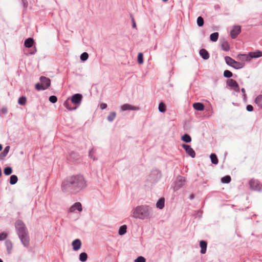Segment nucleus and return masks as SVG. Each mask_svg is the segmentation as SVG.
I'll list each match as a JSON object with an SVG mask.
<instances>
[{
	"mask_svg": "<svg viewBox=\"0 0 262 262\" xmlns=\"http://www.w3.org/2000/svg\"><path fill=\"white\" fill-rule=\"evenodd\" d=\"M255 102L261 108H262V95H259L255 98Z\"/></svg>",
	"mask_w": 262,
	"mask_h": 262,
	"instance_id": "obj_26",
	"label": "nucleus"
},
{
	"mask_svg": "<svg viewBox=\"0 0 262 262\" xmlns=\"http://www.w3.org/2000/svg\"><path fill=\"white\" fill-rule=\"evenodd\" d=\"M18 236L24 246L28 247L29 245V236L28 232L18 235Z\"/></svg>",
	"mask_w": 262,
	"mask_h": 262,
	"instance_id": "obj_7",
	"label": "nucleus"
},
{
	"mask_svg": "<svg viewBox=\"0 0 262 262\" xmlns=\"http://www.w3.org/2000/svg\"><path fill=\"white\" fill-rule=\"evenodd\" d=\"M43 86L41 83L39 84V83H37L35 84V89L38 91H40L41 90H45V89H43Z\"/></svg>",
	"mask_w": 262,
	"mask_h": 262,
	"instance_id": "obj_45",
	"label": "nucleus"
},
{
	"mask_svg": "<svg viewBox=\"0 0 262 262\" xmlns=\"http://www.w3.org/2000/svg\"><path fill=\"white\" fill-rule=\"evenodd\" d=\"M237 60H240L241 62H244L245 61H250V57L248 54H238L236 56Z\"/></svg>",
	"mask_w": 262,
	"mask_h": 262,
	"instance_id": "obj_14",
	"label": "nucleus"
},
{
	"mask_svg": "<svg viewBox=\"0 0 262 262\" xmlns=\"http://www.w3.org/2000/svg\"><path fill=\"white\" fill-rule=\"evenodd\" d=\"M12 172V168L10 167H7L4 169V173L7 175H10Z\"/></svg>",
	"mask_w": 262,
	"mask_h": 262,
	"instance_id": "obj_41",
	"label": "nucleus"
},
{
	"mask_svg": "<svg viewBox=\"0 0 262 262\" xmlns=\"http://www.w3.org/2000/svg\"><path fill=\"white\" fill-rule=\"evenodd\" d=\"M132 21L133 27L134 28H136V25L135 20H134L133 17H132Z\"/></svg>",
	"mask_w": 262,
	"mask_h": 262,
	"instance_id": "obj_49",
	"label": "nucleus"
},
{
	"mask_svg": "<svg viewBox=\"0 0 262 262\" xmlns=\"http://www.w3.org/2000/svg\"><path fill=\"white\" fill-rule=\"evenodd\" d=\"M182 147L185 149L186 153L190 156L191 158H194L195 156V152L194 150L189 145L183 144Z\"/></svg>",
	"mask_w": 262,
	"mask_h": 262,
	"instance_id": "obj_9",
	"label": "nucleus"
},
{
	"mask_svg": "<svg viewBox=\"0 0 262 262\" xmlns=\"http://www.w3.org/2000/svg\"><path fill=\"white\" fill-rule=\"evenodd\" d=\"M225 59L228 65L231 66L236 69H241L245 66V62L235 61L229 56H226L225 58Z\"/></svg>",
	"mask_w": 262,
	"mask_h": 262,
	"instance_id": "obj_3",
	"label": "nucleus"
},
{
	"mask_svg": "<svg viewBox=\"0 0 262 262\" xmlns=\"http://www.w3.org/2000/svg\"><path fill=\"white\" fill-rule=\"evenodd\" d=\"M34 43V40L32 38H27L24 42V46L26 48H30L31 47Z\"/></svg>",
	"mask_w": 262,
	"mask_h": 262,
	"instance_id": "obj_23",
	"label": "nucleus"
},
{
	"mask_svg": "<svg viewBox=\"0 0 262 262\" xmlns=\"http://www.w3.org/2000/svg\"><path fill=\"white\" fill-rule=\"evenodd\" d=\"M241 32V28L239 26H235L230 31V35L232 38H235Z\"/></svg>",
	"mask_w": 262,
	"mask_h": 262,
	"instance_id": "obj_6",
	"label": "nucleus"
},
{
	"mask_svg": "<svg viewBox=\"0 0 262 262\" xmlns=\"http://www.w3.org/2000/svg\"><path fill=\"white\" fill-rule=\"evenodd\" d=\"M92 152H93L92 150L90 151V155H89L90 156H91V154H92Z\"/></svg>",
	"mask_w": 262,
	"mask_h": 262,
	"instance_id": "obj_53",
	"label": "nucleus"
},
{
	"mask_svg": "<svg viewBox=\"0 0 262 262\" xmlns=\"http://www.w3.org/2000/svg\"><path fill=\"white\" fill-rule=\"evenodd\" d=\"M116 114L115 112H111L107 116V120L110 122H112L115 118Z\"/></svg>",
	"mask_w": 262,
	"mask_h": 262,
	"instance_id": "obj_35",
	"label": "nucleus"
},
{
	"mask_svg": "<svg viewBox=\"0 0 262 262\" xmlns=\"http://www.w3.org/2000/svg\"><path fill=\"white\" fill-rule=\"evenodd\" d=\"M93 154H91V156H90L91 158H92Z\"/></svg>",
	"mask_w": 262,
	"mask_h": 262,
	"instance_id": "obj_56",
	"label": "nucleus"
},
{
	"mask_svg": "<svg viewBox=\"0 0 262 262\" xmlns=\"http://www.w3.org/2000/svg\"><path fill=\"white\" fill-rule=\"evenodd\" d=\"M71 101L70 102L68 99L64 102V106L69 110L72 111L77 108V106H72L71 105Z\"/></svg>",
	"mask_w": 262,
	"mask_h": 262,
	"instance_id": "obj_19",
	"label": "nucleus"
},
{
	"mask_svg": "<svg viewBox=\"0 0 262 262\" xmlns=\"http://www.w3.org/2000/svg\"><path fill=\"white\" fill-rule=\"evenodd\" d=\"M86 187V183L81 175L72 176L64 180L62 189L64 191L73 193H77Z\"/></svg>",
	"mask_w": 262,
	"mask_h": 262,
	"instance_id": "obj_1",
	"label": "nucleus"
},
{
	"mask_svg": "<svg viewBox=\"0 0 262 262\" xmlns=\"http://www.w3.org/2000/svg\"><path fill=\"white\" fill-rule=\"evenodd\" d=\"M166 105L163 102L160 103L158 109L160 112L164 113L166 111Z\"/></svg>",
	"mask_w": 262,
	"mask_h": 262,
	"instance_id": "obj_32",
	"label": "nucleus"
},
{
	"mask_svg": "<svg viewBox=\"0 0 262 262\" xmlns=\"http://www.w3.org/2000/svg\"><path fill=\"white\" fill-rule=\"evenodd\" d=\"M241 91H242V93H243L244 94L245 93V89L242 88Z\"/></svg>",
	"mask_w": 262,
	"mask_h": 262,
	"instance_id": "obj_51",
	"label": "nucleus"
},
{
	"mask_svg": "<svg viewBox=\"0 0 262 262\" xmlns=\"http://www.w3.org/2000/svg\"><path fill=\"white\" fill-rule=\"evenodd\" d=\"M221 181L223 183H229L231 181V177L229 176H226L223 177Z\"/></svg>",
	"mask_w": 262,
	"mask_h": 262,
	"instance_id": "obj_37",
	"label": "nucleus"
},
{
	"mask_svg": "<svg viewBox=\"0 0 262 262\" xmlns=\"http://www.w3.org/2000/svg\"><path fill=\"white\" fill-rule=\"evenodd\" d=\"M200 246L201 248V253L202 254H205L206 251L207 243L205 241H201L200 243Z\"/></svg>",
	"mask_w": 262,
	"mask_h": 262,
	"instance_id": "obj_22",
	"label": "nucleus"
},
{
	"mask_svg": "<svg viewBox=\"0 0 262 262\" xmlns=\"http://www.w3.org/2000/svg\"><path fill=\"white\" fill-rule=\"evenodd\" d=\"M248 54L250 59L253 58H258L262 56V52L260 51L249 52Z\"/></svg>",
	"mask_w": 262,
	"mask_h": 262,
	"instance_id": "obj_17",
	"label": "nucleus"
},
{
	"mask_svg": "<svg viewBox=\"0 0 262 262\" xmlns=\"http://www.w3.org/2000/svg\"><path fill=\"white\" fill-rule=\"evenodd\" d=\"M143 54L139 53L138 55V62L139 64H142L143 62Z\"/></svg>",
	"mask_w": 262,
	"mask_h": 262,
	"instance_id": "obj_39",
	"label": "nucleus"
},
{
	"mask_svg": "<svg viewBox=\"0 0 262 262\" xmlns=\"http://www.w3.org/2000/svg\"><path fill=\"white\" fill-rule=\"evenodd\" d=\"M107 105L106 103H101L100 107L101 110H104L107 107Z\"/></svg>",
	"mask_w": 262,
	"mask_h": 262,
	"instance_id": "obj_48",
	"label": "nucleus"
},
{
	"mask_svg": "<svg viewBox=\"0 0 262 262\" xmlns=\"http://www.w3.org/2000/svg\"><path fill=\"white\" fill-rule=\"evenodd\" d=\"M210 159L213 164H217L218 163V159L216 156L214 154H211Z\"/></svg>",
	"mask_w": 262,
	"mask_h": 262,
	"instance_id": "obj_33",
	"label": "nucleus"
},
{
	"mask_svg": "<svg viewBox=\"0 0 262 262\" xmlns=\"http://www.w3.org/2000/svg\"><path fill=\"white\" fill-rule=\"evenodd\" d=\"M204 19L202 17L199 16L197 18V24L198 26L202 27L204 25Z\"/></svg>",
	"mask_w": 262,
	"mask_h": 262,
	"instance_id": "obj_38",
	"label": "nucleus"
},
{
	"mask_svg": "<svg viewBox=\"0 0 262 262\" xmlns=\"http://www.w3.org/2000/svg\"><path fill=\"white\" fill-rule=\"evenodd\" d=\"M2 148H3V146L2 145L0 144V151H1L2 150Z\"/></svg>",
	"mask_w": 262,
	"mask_h": 262,
	"instance_id": "obj_52",
	"label": "nucleus"
},
{
	"mask_svg": "<svg viewBox=\"0 0 262 262\" xmlns=\"http://www.w3.org/2000/svg\"><path fill=\"white\" fill-rule=\"evenodd\" d=\"M152 216V209L147 205L136 207L133 211V217L141 220L148 219Z\"/></svg>",
	"mask_w": 262,
	"mask_h": 262,
	"instance_id": "obj_2",
	"label": "nucleus"
},
{
	"mask_svg": "<svg viewBox=\"0 0 262 262\" xmlns=\"http://www.w3.org/2000/svg\"><path fill=\"white\" fill-rule=\"evenodd\" d=\"M221 47L222 49L225 51H228L230 49L228 41L225 39L221 41Z\"/></svg>",
	"mask_w": 262,
	"mask_h": 262,
	"instance_id": "obj_20",
	"label": "nucleus"
},
{
	"mask_svg": "<svg viewBox=\"0 0 262 262\" xmlns=\"http://www.w3.org/2000/svg\"><path fill=\"white\" fill-rule=\"evenodd\" d=\"M27 102V98L25 96H21L18 99V103L21 105H25Z\"/></svg>",
	"mask_w": 262,
	"mask_h": 262,
	"instance_id": "obj_31",
	"label": "nucleus"
},
{
	"mask_svg": "<svg viewBox=\"0 0 262 262\" xmlns=\"http://www.w3.org/2000/svg\"><path fill=\"white\" fill-rule=\"evenodd\" d=\"M7 237V233L6 232H2L0 233V241L4 240Z\"/></svg>",
	"mask_w": 262,
	"mask_h": 262,
	"instance_id": "obj_46",
	"label": "nucleus"
},
{
	"mask_svg": "<svg viewBox=\"0 0 262 262\" xmlns=\"http://www.w3.org/2000/svg\"><path fill=\"white\" fill-rule=\"evenodd\" d=\"M5 245L8 253H10L13 248V244L12 242L9 240H7L5 242Z\"/></svg>",
	"mask_w": 262,
	"mask_h": 262,
	"instance_id": "obj_25",
	"label": "nucleus"
},
{
	"mask_svg": "<svg viewBox=\"0 0 262 262\" xmlns=\"http://www.w3.org/2000/svg\"><path fill=\"white\" fill-rule=\"evenodd\" d=\"M18 179L16 176L15 175H12L10 177V183L11 185H14L17 182Z\"/></svg>",
	"mask_w": 262,
	"mask_h": 262,
	"instance_id": "obj_34",
	"label": "nucleus"
},
{
	"mask_svg": "<svg viewBox=\"0 0 262 262\" xmlns=\"http://www.w3.org/2000/svg\"><path fill=\"white\" fill-rule=\"evenodd\" d=\"M15 226L18 235H20L21 234H25L28 232L25 224L20 220H18L16 222Z\"/></svg>",
	"mask_w": 262,
	"mask_h": 262,
	"instance_id": "obj_4",
	"label": "nucleus"
},
{
	"mask_svg": "<svg viewBox=\"0 0 262 262\" xmlns=\"http://www.w3.org/2000/svg\"><path fill=\"white\" fill-rule=\"evenodd\" d=\"M228 85L234 89L235 91H239V87L237 82L232 79H230L227 81Z\"/></svg>",
	"mask_w": 262,
	"mask_h": 262,
	"instance_id": "obj_13",
	"label": "nucleus"
},
{
	"mask_svg": "<svg viewBox=\"0 0 262 262\" xmlns=\"http://www.w3.org/2000/svg\"><path fill=\"white\" fill-rule=\"evenodd\" d=\"M135 262H145L146 259L143 256H139L135 260Z\"/></svg>",
	"mask_w": 262,
	"mask_h": 262,
	"instance_id": "obj_43",
	"label": "nucleus"
},
{
	"mask_svg": "<svg viewBox=\"0 0 262 262\" xmlns=\"http://www.w3.org/2000/svg\"><path fill=\"white\" fill-rule=\"evenodd\" d=\"M127 227L126 225L121 226L119 230V234L121 235L124 234L126 232Z\"/></svg>",
	"mask_w": 262,
	"mask_h": 262,
	"instance_id": "obj_30",
	"label": "nucleus"
},
{
	"mask_svg": "<svg viewBox=\"0 0 262 262\" xmlns=\"http://www.w3.org/2000/svg\"><path fill=\"white\" fill-rule=\"evenodd\" d=\"M10 146H6L3 151L1 154L0 156L2 158L5 157L8 154L9 150H10Z\"/></svg>",
	"mask_w": 262,
	"mask_h": 262,
	"instance_id": "obj_29",
	"label": "nucleus"
},
{
	"mask_svg": "<svg viewBox=\"0 0 262 262\" xmlns=\"http://www.w3.org/2000/svg\"><path fill=\"white\" fill-rule=\"evenodd\" d=\"M78 210L79 212L81 211L82 210L81 204L79 202L75 203L73 205H72L69 210V212L72 213L74 212L75 210Z\"/></svg>",
	"mask_w": 262,
	"mask_h": 262,
	"instance_id": "obj_12",
	"label": "nucleus"
},
{
	"mask_svg": "<svg viewBox=\"0 0 262 262\" xmlns=\"http://www.w3.org/2000/svg\"><path fill=\"white\" fill-rule=\"evenodd\" d=\"M193 108L197 110L202 111L204 110V105L203 103L200 102L194 103L193 104Z\"/></svg>",
	"mask_w": 262,
	"mask_h": 262,
	"instance_id": "obj_21",
	"label": "nucleus"
},
{
	"mask_svg": "<svg viewBox=\"0 0 262 262\" xmlns=\"http://www.w3.org/2000/svg\"><path fill=\"white\" fill-rule=\"evenodd\" d=\"M121 110L122 111H125L127 110H138V108L129 104H124L121 106Z\"/></svg>",
	"mask_w": 262,
	"mask_h": 262,
	"instance_id": "obj_15",
	"label": "nucleus"
},
{
	"mask_svg": "<svg viewBox=\"0 0 262 262\" xmlns=\"http://www.w3.org/2000/svg\"><path fill=\"white\" fill-rule=\"evenodd\" d=\"M89 57V55L86 52L83 53L80 56V59L82 61L86 60Z\"/></svg>",
	"mask_w": 262,
	"mask_h": 262,
	"instance_id": "obj_42",
	"label": "nucleus"
},
{
	"mask_svg": "<svg viewBox=\"0 0 262 262\" xmlns=\"http://www.w3.org/2000/svg\"><path fill=\"white\" fill-rule=\"evenodd\" d=\"M72 246H73V248L74 250L77 251V250H79L81 246V241L78 239H76L74 240L72 242Z\"/></svg>",
	"mask_w": 262,
	"mask_h": 262,
	"instance_id": "obj_16",
	"label": "nucleus"
},
{
	"mask_svg": "<svg viewBox=\"0 0 262 262\" xmlns=\"http://www.w3.org/2000/svg\"><path fill=\"white\" fill-rule=\"evenodd\" d=\"M0 262H3V260L0 258Z\"/></svg>",
	"mask_w": 262,
	"mask_h": 262,
	"instance_id": "obj_55",
	"label": "nucleus"
},
{
	"mask_svg": "<svg viewBox=\"0 0 262 262\" xmlns=\"http://www.w3.org/2000/svg\"><path fill=\"white\" fill-rule=\"evenodd\" d=\"M200 54L204 59H208L209 58V55L207 51L202 49L200 51Z\"/></svg>",
	"mask_w": 262,
	"mask_h": 262,
	"instance_id": "obj_18",
	"label": "nucleus"
},
{
	"mask_svg": "<svg viewBox=\"0 0 262 262\" xmlns=\"http://www.w3.org/2000/svg\"><path fill=\"white\" fill-rule=\"evenodd\" d=\"M181 139L186 143H189L191 141V138L188 134H185L183 135Z\"/></svg>",
	"mask_w": 262,
	"mask_h": 262,
	"instance_id": "obj_27",
	"label": "nucleus"
},
{
	"mask_svg": "<svg viewBox=\"0 0 262 262\" xmlns=\"http://www.w3.org/2000/svg\"><path fill=\"white\" fill-rule=\"evenodd\" d=\"M247 110L248 111V112H251L253 111V106L251 105H248L247 106Z\"/></svg>",
	"mask_w": 262,
	"mask_h": 262,
	"instance_id": "obj_47",
	"label": "nucleus"
},
{
	"mask_svg": "<svg viewBox=\"0 0 262 262\" xmlns=\"http://www.w3.org/2000/svg\"><path fill=\"white\" fill-rule=\"evenodd\" d=\"M219 38V33L217 32H214L212 33L210 36V40L212 41H216Z\"/></svg>",
	"mask_w": 262,
	"mask_h": 262,
	"instance_id": "obj_28",
	"label": "nucleus"
},
{
	"mask_svg": "<svg viewBox=\"0 0 262 262\" xmlns=\"http://www.w3.org/2000/svg\"><path fill=\"white\" fill-rule=\"evenodd\" d=\"M167 1H168V0H163V2H167Z\"/></svg>",
	"mask_w": 262,
	"mask_h": 262,
	"instance_id": "obj_54",
	"label": "nucleus"
},
{
	"mask_svg": "<svg viewBox=\"0 0 262 262\" xmlns=\"http://www.w3.org/2000/svg\"><path fill=\"white\" fill-rule=\"evenodd\" d=\"M49 101L53 103H55L57 101V98L55 96H51L49 97Z\"/></svg>",
	"mask_w": 262,
	"mask_h": 262,
	"instance_id": "obj_44",
	"label": "nucleus"
},
{
	"mask_svg": "<svg viewBox=\"0 0 262 262\" xmlns=\"http://www.w3.org/2000/svg\"><path fill=\"white\" fill-rule=\"evenodd\" d=\"M164 204H165L164 198H161L157 202V203L156 204V206L157 208H158L160 209H162L164 207Z\"/></svg>",
	"mask_w": 262,
	"mask_h": 262,
	"instance_id": "obj_24",
	"label": "nucleus"
},
{
	"mask_svg": "<svg viewBox=\"0 0 262 262\" xmlns=\"http://www.w3.org/2000/svg\"><path fill=\"white\" fill-rule=\"evenodd\" d=\"M40 80L41 82V83L43 86V89H45V90L48 89L51 84V81L50 79L49 78L41 76L40 78Z\"/></svg>",
	"mask_w": 262,
	"mask_h": 262,
	"instance_id": "obj_11",
	"label": "nucleus"
},
{
	"mask_svg": "<svg viewBox=\"0 0 262 262\" xmlns=\"http://www.w3.org/2000/svg\"><path fill=\"white\" fill-rule=\"evenodd\" d=\"M249 184L250 188L253 190L259 191L261 189L260 184L258 183V181L255 180H251Z\"/></svg>",
	"mask_w": 262,
	"mask_h": 262,
	"instance_id": "obj_10",
	"label": "nucleus"
},
{
	"mask_svg": "<svg viewBox=\"0 0 262 262\" xmlns=\"http://www.w3.org/2000/svg\"><path fill=\"white\" fill-rule=\"evenodd\" d=\"M88 258L87 254L85 252L81 253L79 255V259L81 261H85Z\"/></svg>",
	"mask_w": 262,
	"mask_h": 262,
	"instance_id": "obj_36",
	"label": "nucleus"
},
{
	"mask_svg": "<svg viewBox=\"0 0 262 262\" xmlns=\"http://www.w3.org/2000/svg\"><path fill=\"white\" fill-rule=\"evenodd\" d=\"M82 98V96L80 94H76L72 96L71 98V102L74 104V106H77V105H79Z\"/></svg>",
	"mask_w": 262,
	"mask_h": 262,
	"instance_id": "obj_5",
	"label": "nucleus"
},
{
	"mask_svg": "<svg viewBox=\"0 0 262 262\" xmlns=\"http://www.w3.org/2000/svg\"><path fill=\"white\" fill-rule=\"evenodd\" d=\"M224 76L227 78H230L232 76V73L229 70H225L224 72Z\"/></svg>",
	"mask_w": 262,
	"mask_h": 262,
	"instance_id": "obj_40",
	"label": "nucleus"
},
{
	"mask_svg": "<svg viewBox=\"0 0 262 262\" xmlns=\"http://www.w3.org/2000/svg\"><path fill=\"white\" fill-rule=\"evenodd\" d=\"M185 182V179L184 177L179 176L176 181L174 189L177 190L182 187L184 185Z\"/></svg>",
	"mask_w": 262,
	"mask_h": 262,
	"instance_id": "obj_8",
	"label": "nucleus"
},
{
	"mask_svg": "<svg viewBox=\"0 0 262 262\" xmlns=\"http://www.w3.org/2000/svg\"><path fill=\"white\" fill-rule=\"evenodd\" d=\"M2 112L4 113V114H6L7 113V110L6 107H3L2 108Z\"/></svg>",
	"mask_w": 262,
	"mask_h": 262,
	"instance_id": "obj_50",
	"label": "nucleus"
}]
</instances>
